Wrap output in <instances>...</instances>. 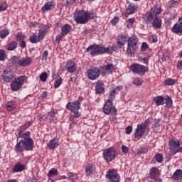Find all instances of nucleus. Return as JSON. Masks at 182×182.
Instances as JSON below:
<instances>
[{
	"label": "nucleus",
	"mask_w": 182,
	"mask_h": 182,
	"mask_svg": "<svg viewBox=\"0 0 182 182\" xmlns=\"http://www.w3.org/2000/svg\"><path fill=\"white\" fill-rule=\"evenodd\" d=\"M117 48L115 46L103 47L100 45H91L87 49V53L90 54L91 56H95L96 53H99L100 55H103V53H109L112 54L114 50H117Z\"/></svg>",
	"instance_id": "nucleus-1"
},
{
	"label": "nucleus",
	"mask_w": 182,
	"mask_h": 182,
	"mask_svg": "<svg viewBox=\"0 0 182 182\" xmlns=\"http://www.w3.org/2000/svg\"><path fill=\"white\" fill-rule=\"evenodd\" d=\"M160 14H161V9L160 7L154 6L147 16V21H149V22H151L154 19L152 26L155 29H160V28H161V19L159 18Z\"/></svg>",
	"instance_id": "nucleus-2"
},
{
	"label": "nucleus",
	"mask_w": 182,
	"mask_h": 182,
	"mask_svg": "<svg viewBox=\"0 0 182 182\" xmlns=\"http://www.w3.org/2000/svg\"><path fill=\"white\" fill-rule=\"evenodd\" d=\"M74 19L77 23L80 25L87 23V11L77 9L74 13Z\"/></svg>",
	"instance_id": "nucleus-3"
},
{
	"label": "nucleus",
	"mask_w": 182,
	"mask_h": 182,
	"mask_svg": "<svg viewBox=\"0 0 182 182\" xmlns=\"http://www.w3.org/2000/svg\"><path fill=\"white\" fill-rule=\"evenodd\" d=\"M82 100H83V97H80L77 101L68 102L66 105L67 109L75 114V117H79V116H80V114H79V109H80V103H82Z\"/></svg>",
	"instance_id": "nucleus-4"
},
{
	"label": "nucleus",
	"mask_w": 182,
	"mask_h": 182,
	"mask_svg": "<svg viewBox=\"0 0 182 182\" xmlns=\"http://www.w3.org/2000/svg\"><path fill=\"white\" fill-rule=\"evenodd\" d=\"M102 156L107 163H110L117 157V150L113 147L108 148L103 151Z\"/></svg>",
	"instance_id": "nucleus-5"
},
{
	"label": "nucleus",
	"mask_w": 182,
	"mask_h": 182,
	"mask_svg": "<svg viewBox=\"0 0 182 182\" xmlns=\"http://www.w3.org/2000/svg\"><path fill=\"white\" fill-rule=\"evenodd\" d=\"M33 149V146L31 145L30 142L26 143L23 141L20 140L19 142H18L14 148V150L16 153H23V151H29Z\"/></svg>",
	"instance_id": "nucleus-6"
},
{
	"label": "nucleus",
	"mask_w": 182,
	"mask_h": 182,
	"mask_svg": "<svg viewBox=\"0 0 182 182\" xmlns=\"http://www.w3.org/2000/svg\"><path fill=\"white\" fill-rule=\"evenodd\" d=\"M26 76H20L16 79L11 83V89L13 92H18L19 89L23 86V83H25Z\"/></svg>",
	"instance_id": "nucleus-7"
},
{
	"label": "nucleus",
	"mask_w": 182,
	"mask_h": 182,
	"mask_svg": "<svg viewBox=\"0 0 182 182\" xmlns=\"http://www.w3.org/2000/svg\"><path fill=\"white\" fill-rule=\"evenodd\" d=\"M128 48L127 49V55H132L136 53V49L137 48V39L129 37L127 41Z\"/></svg>",
	"instance_id": "nucleus-8"
},
{
	"label": "nucleus",
	"mask_w": 182,
	"mask_h": 182,
	"mask_svg": "<svg viewBox=\"0 0 182 182\" xmlns=\"http://www.w3.org/2000/svg\"><path fill=\"white\" fill-rule=\"evenodd\" d=\"M103 112L105 114H110V113L113 116L117 114V109H116L115 107H113V101H112V100H108L107 102L105 103Z\"/></svg>",
	"instance_id": "nucleus-9"
},
{
	"label": "nucleus",
	"mask_w": 182,
	"mask_h": 182,
	"mask_svg": "<svg viewBox=\"0 0 182 182\" xmlns=\"http://www.w3.org/2000/svg\"><path fill=\"white\" fill-rule=\"evenodd\" d=\"M100 73H102L100 67L99 68L92 67L91 68L87 70V76L88 79H90V80H96L97 79H99Z\"/></svg>",
	"instance_id": "nucleus-10"
},
{
	"label": "nucleus",
	"mask_w": 182,
	"mask_h": 182,
	"mask_svg": "<svg viewBox=\"0 0 182 182\" xmlns=\"http://www.w3.org/2000/svg\"><path fill=\"white\" fill-rule=\"evenodd\" d=\"M131 69L132 72L136 73L137 75H140V76H143L146 72H149L148 67L137 63H133L131 65Z\"/></svg>",
	"instance_id": "nucleus-11"
},
{
	"label": "nucleus",
	"mask_w": 182,
	"mask_h": 182,
	"mask_svg": "<svg viewBox=\"0 0 182 182\" xmlns=\"http://www.w3.org/2000/svg\"><path fill=\"white\" fill-rule=\"evenodd\" d=\"M18 134V136H17V137H21L23 139H21V141H25L27 144L29 142L31 146L33 147V139L31 138V133L28 131L23 133V131L20 130Z\"/></svg>",
	"instance_id": "nucleus-12"
},
{
	"label": "nucleus",
	"mask_w": 182,
	"mask_h": 182,
	"mask_svg": "<svg viewBox=\"0 0 182 182\" xmlns=\"http://www.w3.org/2000/svg\"><path fill=\"white\" fill-rule=\"evenodd\" d=\"M170 150L172 154H177L180 151V142L176 139L169 141Z\"/></svg>",
	"instance_id": "nucleus-13"
},
{
	"label": "nucleus",
	"mask_w": 182,
	"mask_h": 182,
	"mask_svg": "<svg viewBox=\"0 0 182 182\" xmlns=\"http://www.w3.org/2000/svg\"><path fill=\"white\" fill-rule=\"evenodd\" d=\"M106 177L109 180V182H120V176H119V173H117L112 170L107 171Z\"/></svg>",
	"instance_id": "nucleus-14"
},
{
	"label": "nucleus",
	"mask_w": 182,
	"mask_h": 182,
	"mask_svg": "<svg viewBox=\"0 0 182 182\" xmlns=\"http://www.w3.org/2000/svg\"><path fill=\"white\" fill-rule=\"evenodd\" d=\"M2 79L6 83H9L14 79V72L11 70H5L2 74Z\"/></svg>",
	"instance_id": "nucleus-15"
},
{
	"label": "nucleus",
	"mask_w": 182,
	"mask_h": 182,
	"mask_svg": "<svg viewBox=\"0 0 182 182\" xmlns=\"http://www.w3.org/2000/svg\"><path fill=\"white\" fill-rule=\"evenodd\" d=\"M101 70V73L105 76V75H107V73H112L113 70H114V65L110 63L104 66L100 67Z\"/></svg>",
	"instance_id": "nucleus-16"
},
{
	"label": "nucleus",
	"mask_w": 182,
	"mask_h": 182,
	"mask_svg": "<svg viewBox=\"0 0 182 182\" xmlns=\"http://www.w3.org/2000/svg\"><path fill=\"white\" fill-rule=\"evenodd\" d=\"M30 65H32V58L31 57L21 58L18 60V66H21V68H26Z\"/></svg>",
	"instance_id": "nucleus-17"
},
{
	"label": "nucleus",
	"mask_w": 182,
	"mask_h": 182,
	"mask_svg": "<svg viewBox=\"0 0 182 182\" xmlns=\"http://www.w3.org/2000/svg\"><path fill=\"white\" fill-rule=\"evenodd\" d=\"M160 170L157 167H152L149 171V177L151 180H156L160 177Z\"/></svg>",
	"instance_id": "nucleus-18"
},
{
	"label": "nucleus",
	"mask_w": 182,
	"mask_h": 182,
	"mask_svg": "<svg viewBox=\"0 0 182 182\" xmlns=\"http://www.w3.org/2000/svg\"><path fill=\"white\" fill-rule=\"evenodd\" d=\"M95 92L97 95H102L105 92V85L102 80H98L95 85Z\"/></svg>",
	"instance_id": "nucleus-19"
},
{
	"label": "nucleus",
	"mask_w": 182,
	"mask_h": 182,
	"mask_svg": "<svg viewBox=\"0 0 182 182\" xmlns=\"http://www.w3.org/2000/svg\"><path fill=\"white\" fill-rule=\"evenodd\" d=\"M65 68L68 73H73L76 70V63L75 61L68 62L66 63Z\"/></svg>",
	"instance_id": "nucleus-20"
},
{
	"label": "nucleus",
	"mask_w": 182,
	"mask_h": 182,
	"mask_svg": "<svg viewBox=\"0 0 182 182\" xmlns=\"http://www.w3.org/2000/svg\"><path fill=\"white\" fill-rule=\"evenodd\" d=\"M145 127L144 125L138 124L137 128L135 131V137H141L143 134H144V132H146Z\"/></svg>",
	"instance_id": "nucleus-21"
},
{
	"label": "nucleus",
	"mask_w": 182,
	"mask_h": 182,
	"mask_svg": "<svg viewBox=\"0 0 182 182\" xmlns=\"http://www.w3.org/2000/svg\"><path fill=\"white\" fill-rule=\"evenodd\" d=\"M134 12H137V6L133 4H130L127 9L125 16L127 18L129 15H132L134 14Z\"/></svg>",
	"instance_id": "nucleus-22"
},
{
	"label": "nucleus",
	"mask_w": 182,
	"mask_h": 182,
	"mask_svg": "<svg viewBox=\"0 0 182 182\" xmlns=\"http://www.w3.org/2000/svg\"><path fill=\"white\" fill-rule=\"evenodd\" d=\"M49 29V26L45 25L40 30L38 33V39H42L46 36V33H48V30Z\"/></svg>",
	"instance_id": "nucleus-23"
},
{
	"label": "nucleus",
	"mask_w": 182,
	"mask_h": 182,
	"mask_svg": "<svg viewBox=\"0 0 182 182\" xmlns=\"http://www.w3.org/2000/svg\"><path fill=\"white\" fill-rule=\"evenodd\" d=\"M126 42H127V36L123 34L119 35L117 36V45H119V46H123V45H124Z\"/></svg>",
	"instance_id": "nucleus-24"
},
{
	"label": "nucleus",
	"mask_w": 182,
	"mask_h": 182,
	"mask_svg": "<svg viewBox=\"0 0 182 182\" xmlns=\"http://www.w3.org/2000/svg\"><path fill=\"white\" fill-rule=\"evenodd\" d=\"M59 146V139L54 138L51 139L48 143V148L50 150H53V149H56Z\"/></svg>",
	"instance_id": "nucleus-25"
},
{
	"label": "nucleus",
	"mask_w": 182,
	"mask_h": 182,
	"mask_svg": "<svg viewBox=\"0 0 182 182\" xmlns=\"http://www.w3.org/2000/svg\"><path fill=\"white\" fill-rule=\"evenodd\" d=\"M55 9V3L53 1H50L46 4L42 8L41 11L43 12H46V11H51V9Z\"/></svg>",
	"instance_id": "nucleus-26"
},
{
	"label": "nucleus",
	"mask_w": 182,
	"mask_h": 182,
	"mask_svg": "<svg viewBox=\"0 0 182 182\" xmlns=\"http://www.w3.org/2000/svg\"><path fill=\"white\" fill-rule=\"evenodd\" d=\"M72 29V26L69 24H64L61 28V35H68L70 30Z\"/></svg>",
	"instance_id": "nucleus-27"
},
{
	"label": "nucleus",
	"mask_w": 182,
	"mask_h": 182,
	"mask_svg": "<svg viewBox=\"0 0 182 182\" xmlns=\"http://www.w3.org/2000/svg\"><path fill=\"white\" fill-rule=\"evenodd\" d=\"M25 170V165H23L21 163H18L15 165V166L13 168V171L14 173H19L21 171H23Z\"/></svg>",
	"instance_id": "nucleus-28"
},
{
	"label": "nucleus",
	"mask_w": 182,
	"mask_h": 182,
	"mask_svg": "<svg viewBox=\"0 0 182 182\" xmlns=\"http://www.w3.org/2000/svg\"><path fill=\"white\" fill-rule=\"evenodd\" d=\"M154 103H156V106H162L164 105V97L163 96H158L154 98Z\"/></svg>",
	"instance_id": "nucleus-29"
},
{
	"label": "nucleus",
	"mask_w": 182,
	"mask_h": 182,
	"mask_svg": "<svg viewBox=\"0 0 182 182\" xmlns=\"http://www.w3.org/2000/svg\"><path fill=\"white\" fill-rule=\"evenodd\" d=\"M6 109L8 112H12L16 109V104L14 101H9L6 105Z\"/></svg>",
	"instance_id": "nucleus-30"
},
{
	"label": "nucleus",
	"mask_w": 182,
	"mask_h": 182,
	"mask_svg": "<svg viewBox=\"0 0 182 182\" xmlns=\"http://www.w3.org/2000/svg\"><path fill=\"white\" fill-rule=\"evenodd\" d=\"M182 177V171L176 170L172 176L173 180H180Z\"/></svg>",
	"instance_id": "nucleus-31"
},
{
	"label": "nucleus",
	"mask_w": 182,
	"mask_h": 182,
	"mask_svg": "<svg viewBox=\"0 0 182 182\" xmlns=\"http://www.w3.org/2000/svg\"><path fill=\"white\" fill-rule=\"evenodd\" d=\"M18 48V42L16 41H11L9 45L7 50H15Z\"/></svg>",
	"instance_id": "nucleus-32"
},
{
	"label": "nucleus",
	"mask_w": 182,
	"mask_h": 182,
	"mask_svg": "<svg viewBox=\"0 0 182 182\" xmlns=\"http://www.w3.org/2000/svg\"><path fill=\"white\" fill-rule=\"evenodd\" d=\"M164 100L168 109H170V107H171V106H173V100H171V98L170 97L167 96L166 98H164Z\"/></svg>",
	"instance_id": "nucleus-33"
},
{
	"label": "nucleus",
	"mask_w": 182,
	"mask_h": 182,
	"mask_svg": "<svg viewBox=\"0 0 182 182\" xmlns=\"http://www.w3.org/2000/svg\"><path fill=\"white\" fill-rule=\"evenodd\" d=\"M19 58L18 56H14L11 57V58L9 60L10 65H19Z\"/></svg>",
	"instance_id": "nucleus-34"
},
{
	"label": "nucleus",
	"mask_w": 182,
	"mask_h": 182,
	"mask_svg": "<svg viewBox=\"0 0 182 182\" xmlns=\"http://www.w3.org/2000/svg\"><path fill=\"white\" fill-rule=\"evenodd\" d=\"M164 83H165V86H173L176 85V80L168 78L165 80Z\"/></svg>",
	"instance_id": "nucleus-35"
},
{
	"label": "nucleus",
	"mask_w": 182,
	"mask_h": 182,
	"mask_svg": "<svg viewBox=\"0 0 182 182\" xmlns=\"http://www.w3.org/2000/svg\"><path fill=\"white\" fill-rule=\"evenodd\" d=\"M42 39H39V36L33 35L30 37V42L31 43H38Z\"/></svg>",
	"instance_id": "nucleus-36"
},
{
	"label": "nucleus",
	"mask_w": 182,
	"mask_h": 182,
	"mask_svg": "<svg viewBox=\"0 0 182 182\" xmlns=\"http://www.w3.org/2000/svg\"><path fill=\"white\" fill-rule=\"evenodd\" d=\"M60 85H62V77H60V75H58V78L55 80L54 83V87L58 89Z\"/></svg>",
	"instance_id": "nucleus-37"
},
{
	"label": "nucleus",
	"mask_w": 182,
	"mask_h": 182,
	"mask_svg": "<svg viewBox=\"0 0 182 182\" xmlns=\"http://www.w3.org/2000/svg\"><path fill=\"white\" fill-rule=\"evenodd\" d=\"M39 79L41 80V82H46L47 79H48V73L46 72H43L40 76H39Z\"/></svg>",
	"instance_id": "nucleus-38"
},
{
	"label": "nucleus",
	"mask_w": 182,
	"mask_h": 182,
	"mask_svg": "<svg viewBox=\"0 0 182 182\" xmlns=\"http://www.w3.org/2000/svg\"><path fill=\"white\" fill-rule=\"evenodd\" d=\"M58 176V169L53 168L48 172V177H55Z\"/></svg>",
	"instance_id": "nucleus-39"
},
{
	"label": "nucleus",
	"mask_w": 182,
	"mask_h": 182,
	"mask_svg": "<svg viewBox=\"0 0 182 182\" xmlns=\"http://www.w3.org/2000/svg\"><path fill=\"white\" fill-rule=\"evenodd\" d=\"M97 17L96 13L93 11L87 12V22H89V19H96Z\"/></svg>",
	"instance_id": "nucleus-40"
},
{
	"label": "nucleus",
	"mask_w": 182,
	"mask_h": 182,
	"mask_svg": "<svg viewBox=\"0 0 182 182\" xmlns=\"http://www.w3.org/2000/svg\"><path fill=\"white\" fill-rule=\"evenodd\" d=\"M8 35H9V31H8V30H1L0 32V38L1 39H5Z\"/></svg>",
	"instance_id": "nucleus-41"
},
{
	"label": "nucleus",
	"mask_w": 182,
	"mask_h": 182,
	"mask_svg": "<svg viewBox=\"0 0 182 182\" xmlns=\"http://www.w3.org/2000/svg\"><path fill=\"white\" fill-rule=\"evenodd\" d=\"M8 9V4L6 2L4 1L0 4V12H2V11H6Z\"/></svg>",
	"instance_id": "nucleus-42"
},
{
	"label": "nucleus",
	"mask_w": 182,
	"mask_h": 182,
	"mask_svg": "<svg viewBox=\"0 0 182 182\" xmlns=\"http://www.w3.org/2000/svg\"><path fill=\"white\" fill-rule=\"evenodd\" d=\"M6 59V53L4 50H0V60L4 61Z\"/></svg>",
	"instance_id": "nucleus-43"
},
{
	"label": "nucleus",
	"mask_w": 182,
	"mask_h": 182,
	"mask_svg": "<svg viewBox=\"0 0 182 182\" xmlns=\"http://www.w3.org/2000/svg\"><path fill=\"white\" fill-rule=\"evenodd\" d=\"M155 159L157 161V163H161V161H163V154H157L155 156Z\"/></svg>",
	"instance_id": "nucleus-44"
},
{
	"label": "nucleus",
	"mask_w": 182,
	"mask_h": 182,
	"mask_svg": "<svg viewBox=\"0 0 182 182\" xmlns=\"http://www.w3.org/2000/svg\"><path fill=\"white\" fill-rule=\"evenodd\" d=\"M16 38L17 41H22L25 39V35H23V33H18Z\"/></svg>",
	"instance_id": "nucleus-45"
},
{
	"label": "nucleus",
	"mask_w": 182,
	"mask_h": 182,
	"mask_svg": "<svg viewBox=\"0 0 182 182\" xmlns=\"http://www.w3.org/2000/svg\"><path fill=\"white\" fill-rule=\"evenodd\" d=\"M68 178L70 180H76L77 178V174L70 172L68 173Z\"/></svg>",
	"instance_id": "nucleus-46"
},
{
	"label": "nucleus",
	"mask_w": 182,
	"mask_h": 182,
	"mask_svg": "<svg viewBox=\"0 0 182 182\" xmlns=\"http://www.w3.org/2000/svg\"><path fill=\"white\" fill-rule=\"evenodd\" d=\"M148 48H149V45L146 44V42L142 43L141 46V52H146V50H147Z\"/></svg>",
	"instance_id": "nucleus-47"
},
{
	"label": "nucleus",
	"mask_w": 182,
	"mask_h": 182,
	"mask_svg": "<svg viewBox=\"0 0 182 182\" xmlns=\"http://www.w3.org/2000/svg\"><path fill=\"white\" fill-rule=\"evenodd\" d=\"M177 2H178V1H177V0H171L168 3V6L170 8H174V6H176V5H177Z\"/></svg>",
	"instance_id": "nucleus-48"
},
{
	"label": "nucleus",
	"mask_w": 182,
	"mask_h": 182,
	"mask_svg": "<svg viewBox=\"0 0 182 182\" xmlns=\"http://www.w3.org/2000/svg\"><path fill=\"white\" fill-rule=\"evenodd\" d=\"M147 151H149V149L146 147L141 148L138 151H137V154H143L147 153Z\"/></svg>",
	"instance_id": "nucleus-49"
},
{
	"label": "nucleus",
	"mask_w": 182,
	"mask_h": 182,
	"mask_svg": "<svg viewBox=\"0 0 182 182\" xmlns=\"http://www.w3.org/2000/svg\"><path fill=\"white\" fill-rule=\"evenodd\" d=\"M141 80L140 78H136L134 80V84L136 85V86H141L142 85Z\"/></svg>",
	"instance_id": "nucleus-50"
},
{
	"label": "nucleus",
	"mask_w": 182,
	"mask_h": 182,
	"mask_svg": "<svg viewBox=\"0 0 182 182\" xmlns=\"http://www.w3.org/2000/svg\"><path fill=\"white\" fill-rule=\"evenodd\" d=\"M115 96H116V90L114 89L109 92V99H114Z\"/></svg>",
	"instance_id": "nucleus-51"
},
{
	"label": "nucleus",
	"mask_w": 182,
	"mask_h": 182,
	"mask_svg": "<svg viewBox=\"0 0 182 182\" xmlns=\"http://www.w3.org/2000/svg\"><path fill=\"white\" fill-rule=\"evenodd\" d=\"M122 153H124V154H127V153H129V147L122 145Z\"/></svg>",
	"instance_id": "nucleus-52"
},
{
	"label": "nucleus",
	"mask_w": 182,
	"mask_h": 182,
	"mask_svg": "<svg viewBox=\"0 0 182 182\" xmlns=\"http://www.w3.org/2000/svg\"><path fill=\"white\" fill-rule=\"evenodd\" d=\"M86 173L87 174H92V173H93V170H92V165H88L86 167Z\"/></svg>",
	"instance_id": "nucleus-53"
},
{
	"label": "nucleus",
	"mask_w": 182,
	"mask_h": 182,
	"mask_svg": "<svg viewBox=\"0 0 182 182\" xmlns=\"http://www.w3.org/2000/svg\"><path fill=\"white\" fill-rule=\"evenodd\" d=\"M63 36H65V35H63L62 33H60V35H59L56 37L55 42L59 43V42H60V41H62V39H63Z\"/></svg>",
	"instance_id": "nucleus-54"
},
{
	"label": "nucleus",
	"mask_w": 182,
	"mask_h": 182,
	"mask_svg": "<svg viewBox=\"0 0 182 182\" xmlns=\"http://www.w3.org/2000/svg\"><path fill=\"white\" fill-rule=\"evenodd\" d=\"M150 123V119H146L144 123H141V125H143V127L145 129H147L149 127V124Z\"/></svg>",
	"instance_id": "nucleus-55"
},
{
	"label": "nucleus",
	"mask_w": 182,
	"mask_h": 182,
	"mask_svg": "<svg viewBox=\"0 0 182 182\" xmlns=\"http://www.w3.org/2000/svg\"><path fill=\"white\" fill-rule=\"evenodd\" d=\"M48 55H49V52L48 51V50H46L42 55L44 60H46V59H48Z\"/></svg>",
	"instance_id": "nucleus-56"
},
{
	"label": "nucleus",
	"mask_w": 182,
	"mask_h": 182,
	"mask_svg": "<svg viewBox=\"0 0 182 182\" xmlns=\"http://www.w3.org/2000/svg\"><path fill=\"white\" fill-rule=\"evenodd\" d=\"M118 22H119V17H114L112 20V21H111V23H112V25H116L117 23H118Z\"/></svg>",
	"instance_id": "nucleus-57"
},
{
	"label": "nucleus",
	"mask_w": 182,
	"mask_h": 182,
	"mask_svg": "<svg viewBox=\"0 0 182 182\" xmlns=\"http://www.w3.org/2000/svg\"><path fill=\"white\" fill-rule=\"evenodd\" d=\"M132 131H133V128L130 126H129L126 128V134H130V133H132Z\"/></svg>",
	"instance_id": "nucleus-58"
},
{
	"label": "nucleus",
	"mask_w": 182,
	"mask_h": 182,
	"mask_svg": "<svg viewBox=\"0 0 182 182\" xmlns=\"http://www.w3.org/2000/svg\"><path fill=\"white\" fill-rule=\"evenodd\" d=\"M159 57L161 58L162 62H164L168 59V57L164 54L160 55Z\"/></svg>",
	"instance_id": "nucleus-59"
},
{
	"label": "nucleus",
	"mask_w": 182,
	"mask_h": 182,
	"mask_svg": "<svg viewBox=\"0 0 182 182\" xmlns=\"http://www.w3.org/2000/svg\"><path fill=\"white\" fill-rule=\"evenodd\" d=\"M151 42L155 43L157 41V37L155 35H153L151 38H149Z\"/></svg>",
	"instance_id": "nucleus-60"
},
{
	"label": "nucleus",
	"mask_w": 182,
	"mask_h": 182,
	"mask_svg": "<svg viewBox=\"0 0 182 182\" xmlns=\"http://www.w3.org/2000/svg\"><path fill=\"white\" fill-rule=\"evenodd\" d=\"M45 119H46V115H40L38 117V120H39V122H43Z\"/></svg>",
	"instance_id": "nucleus-61"
},
{
	"label": "nucleus",
	"mask_w": 182,
	"mask_h": 182,
	"mask_svg": "<svg viewBox=\"0 0 182 182\" xmlns=\"http://www.w3.org/2000/svg\"><path fill=\"white\" fill-rule=\"evenodd\" d=\"M19 46L21 48H25V46H26V43L23 40L20 42Z\"/></svg>",
	"instance_id": "nucleus-62"
},
{
	"label": "nucleus",
	"mask_w": 182,
	"mask_h": 182,
	"mask_svg": "<svg viewBox=\"0 0 182 182\" xmlns=\"http://www.w3.org/2000/svg\"><path fill=\"white\" fill-rule=\"evenodd\" d=\"M49 116H50V119H52L53 117H55V116L56 115V112H55V111H51L50 112H48Z\"/></svg>",
	"instance_id": "nucleus-63"
},
{
	"label": "nucleus",
	"mask_w": 182,
	"mask_h": 182,
	"mask_svg": "<svg viewBox=\"0 0 182 182\" xmlns=\"http://www.w3.org/2000/svg\"><path fill=\"white\" fill-rule=\"evenodd\" d=\"M177 69H182V60L178 63Z\"/></svg>",
	"instance_id": "nucleus-64"
}]
</instances>
